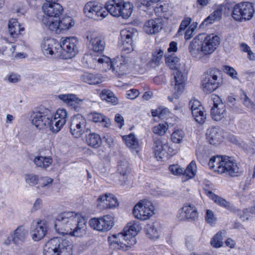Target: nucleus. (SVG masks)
Listing matches in <instances>:
<instances>
[{
  "instance_id": "obj_28",
  "label": "nucleus",
  "mask_w": 255,
  "mask_h": 255,
  "mask_svg": "<svg viewBox=\"0 0 255 255\" xmlns=\"http://www.w3.org/2000/svg\"><path fill=\"white\" fill-rule=\"evenodd\" d=\"M47 230L46 222L44 220L38 221L35 227L31 232L32 239L34 241L41 240L45 236Z\"/></svg>"
},
{
  "instance_id": "obj_59",
  "label": "nucleus",
  "mask_w": 255,
  "mask_h": 255,
  "mask_svg": "<svg viewBox=\"0 0 255 255\" xmlns=\"http://www.w3.org/2000/svg\"><path fill=\"white\" fill-rule=\"evenodd\" d=\"M191 22V18L190 17H186L182 21L178 30L179 34H181V31L184 30Z\"/></svg>"
},
{
  "instance_id": "obj_26",
  "label": "nucleus",
  "mask_w": 255,
  "mask_h": 255,
  "mask_svg": "<svg viewBox=\"0 0 255 255\" xmlns=\"http://www.w3.org/2000/svg\"><path fill=\"white\" fill-rule=\"evenodd\" d=\"M198 217V213L196 208L193 205H187L184 206L179 210L178 218L181 220L191 219L195 220Z\"/></svg>"
},
{
  "instance_id": "obj_18",
  "label": "nucleus",
  "mask_w": 255,
  "mask_h": 255,
  "mask_svg": "<svg viewBox=\"0 0 255 255\" xmlns=\"http://www.w3.org/2000/svg\"><path fill=\"white\" fill-rule=\"evenodd\" d=\"M28 235V230L24 226H20L7 237V239L4 241V244L9 245L11 242H12L14 244L18 245L20 243L24 242Z\"/></svg>"
},
{
  "instance_id": "obj_36",
  "label": "nucleus",
  "mask_w": 255,
  "mask_h": 255,
  "mask_svg": "<svg viewBox=\"0 0 255 255\" xmlns=\"http://www.w3.org/2000/svg\"><path fill=\"white\" fill-rule=\"evenodd\" d=\"M204 191L205 193L217 204L227 209H231L232 208V205L225 199L215 195L212 192L208 190H205Z\"/></svg>"
},
{
  "instance_id": "obj_54",
  "label": "nucleus",
  "mask_w": 255,
  "mask_h": 255,
  "mask_svg": "<svg viewBox=\"0 0 255 255\" xmlns=\"http://www.w3.org/2000/svg\"><path fill=\"white\" fill-rule=\"evenodd\" d=\"M170 173L175 176H183V168L178 164H173L169 166Z\"/></svg>"
},
{
  "instance_id": "obj_29",
  "label": "nucleus",
  "mask_w": 255,
  "mask_h": 255,
  "mask_svg": "<svg viewBox=\"0 0 255 255\" xmlns=\"http://www.w3.org/2000/svg\"><path fill=\"white\" fill-rule=\"evenodd\" d=\"M80 80L89 85H98L103 82L104 78L99 74L84 72L80 75Z\"/></svg>"
},
{
  "instance_id": "obj_55",
  "label": "nucleus",
  "mask_w": 255,
  "mask_h": 255,
  "mask_svg": "<svg viewBox=\"0 0 255 255\" xmlns=\"http://www.w3.org/2000/svg\"><path fill=\"white\" fill-rule=\"evenodd\" d=\"M168 112L167 109H161L160 108L155 110H152L151 114L153 117H158L159 118H164V115Z\"/></svg>"
},
{
  "instance_id": "obj_3",
  "label": "nucleus",
  "mask_w": 255,
  "mask_h": 255,
  "mask_svg": "<svg viewBox=\"0 0 255 255\" xmlns=\"http://www.w3.org/2000/svg\"><path fill=\"white\" fill-rule=\"evenodd\" d=\"M219 43L220 38L216 35L199 34L190 42L188 51L191 56L196 60L206 62Z\"/></svg>"
},
{
  "instance_id": "obj_5",
  "label": "nucleus",
  "mask_w": 255,
  "mask_h": 255,
  "mask_svg": "<svg viewBox=\"0 0 255 255\" xmlns=\"http://www.w3.org/2000/svg\"><path fill=\"white\" fill-rule=\"evenodd\" d=\"M255 7L250 2H242L235 4L232 7L231 16L238 22L250 20L254 16Z\"/></svg>"
},
{
  "instance_id": "obj_4",
  "label": "nucleus",
  "mask_w": 255,
  "mask_h": 255,
  "mask_svg": "<svg viewBox=\"0 0 255 255\" xmlns=\"http://www.w3.org/2000/svg\"><path fill=\"white\" fill-rule=\"evenodd\" d=\"M73 245L68 240L55 237L48 241L43 248L44 255H72Z\"/></svg>"
},
{
  "instance_id": "obj_58",
  "label": "nucleus",
  "mask_w": 255,
  "mask_h": 255,
  "mask_svg": "<svg viewBox=\"0 0 255 255\" xmlns=\"http://www.w3.org/2000/svg\"><path fill=\"white\" fill-rule=\"evenodd\" d=\"M128 29L125 28L121 30L120 38L119 40V43L122 45H125L128 44Z\"/></svg>"
},
{
  "instance_id": "obj_19",
  "label": "nucleus",
  "mask_w": 255,
  "mask_h": 255,
  "mask_svg": "<svg viewBox=\"0 0 255 255\" xmlns=\"http://www.w3.org/2000/svg\"><path fill=\"white\" fill-rule=\"evenodd\" d=\"M174 75V79L172 81V84L174 86L173 95L176 99L184 91L187 80V74L181 70H177Z\"/></svg>"
},
{
  "instance_id": "obj_34",
  "label": "nucleus",
  "mask_w": 255,
  "mask_h": 255,
  "mask_svg": "<svg viewBox=\"0 0 255 255\" xmlns=\"http://www.w3.org/2000/svg\"><path fill=\"white\" fill-rule=\"evenodd\" d=\"M33 162L37 167L46 169L52 164L53 159L50 156H36L34 158Z\"/></svg>"
},
{
  "instance_id": "obj_49",
  "label": "nucleus",
  "mask_w": 255,
  "mask_h": 255,
  "mask_svg": "<svg viewBox=\"0 0 255 255\" xmlns=\"http://www.w3.org/2000/svg\"><path fill=\"white\" fill-rule=\"evenodd\" d=\"M163 54V51L160 48L155 49L152 53V62L156 65H159L162 59Z\"/></svg>"
},
{
  "instance_id": "obj_33",
  "label": "nucleus",
  "mask_w": 255,
  "mask_h": 255,
  "mask_svg": "<svg viewBox=\"0 0 255 255\" xmlns=\"http://www.w3.org/2000/svg\"><path fill=\"white\" fill-rule=\"evenodd\" d=\"M160 226L158 223L147 224L144 228L147 237L150 240H155L160 236Z\"/></svg>"
},
{
  "instance_id": "obj_41",
  "label": "nucleus",
  "mask_w": 255,
  "mask_h": 255,
  "mask_svg": "<svg viewBox=\"0 0 255 255\" xmlns=\"http://www.w3.org/2000/svg\"><path fill=\"white\" fill-rule=\"evenodd\" d=\"M100 96L102 100H105L114 105L118 104L119 101L117 97L112 91L109 89H105L103 90L100 94Z\"/></svg>"
},
{
  "instance_id": "obj_40",
  "label": "nucleus",
  "mask_w": 255,
  "mask_h": 255,
  "mask_svg": "<svg viewBox=\"0 0 255 255\" xmlns=\"http://www.w3.org/2000/svg\"><path fill=\"white\" fill-rule=\"evenodd\" d=\"M56 121L57 126L59 127L60 126L63 127L66 123L68 118V113L66 110L64 109H58L55 115L54 118Z\"/></svg>"
},
{
  "instance_id": "obj_27",
  "label": "nucleus",
  "mask_w": 255,
  "mask_h": 255,
  "mask_svg": "<svg viewBox=\"0 0 255 255\" xmlns=\"http://www.w3.org/2000/svg\"><path fill=\"white\" fill-rule=\"evenodd\" d=\"M58 98L68 106L76 110L83 103V100L74 94H60Z\"/></svg>"
},
{
  "instance_id": "obj_60",
  "label": "nucleus",
  "mask_w": 255,
  "mask_h": 255,
  "mask_svg": "<svg viewBox=\"0 0 255 255\" xmlns=\"http://www.w3.org/2000/svg\"><path fill=\"white\" fill-rule=\"evenodd\" d=\"M53 179L49 177L45 176L40 178V185L42 187H46L51 184Z\"/></svg>"
},
{
  "instance_id": "obj_37",
  "label": "nucleus",
  "mask_w": 255,
  "mask_h": 255,
  "mask_svg": "<svg viewBox=\"0 0 255 255\" xmlns=\"http://www.w3.org/2000/svg\"><path fill=\"white\" fill-rule=\"evenodd\" d=\"M89 116L93 122L99 123L104 127L109 128L111 126L110 119L103 114L95 112L91 113Z\"/></svg>"
},
{
  "instance_id": "obj_52",
  "label": "nucleus",
  "mask_w": 255,
  "mask_h": 255,
  "mask_svg": "<svg viewBox=\"0 0 255 255\" xmlns=\"http://www.w3.org/2000/svg\"><path fill=\"white\" fill-rule=\"evenodd\" d=\"M50 123H48V125L47 126L46 128L49 129L51 131L54 133H57L59 131L61 130L62 128V126H60L58 127L57 126V124H56V120L54 118H53L52 115L51 113V118H49Z\"/></svg>"
},
{
  "instance_id": "obj_22",
  "label": "nucleus",
  "mask_w": 255,
  "mask_h": 255,
  "mask_svg": "<svg viewBox=\"0 0 255 255\" xmlns=\"http://www.w3.org/2000/svg\"><path fill=\"white\" fill-rule=\"evenodd\" d=\"M42 10L45 14L41 20L45 17H50L52 19H56L61 14L63 8L62 6L55 2H47L43 4Z\"/></svg>"
},
{
  "instance_id": "obj_64",
  "label": "nucleus",
  "mask_w": 255,
  "mask_h": 255,
  "mask_svg": "<svg viewBox=\"0 0 255 255\" xmlns=\"http://www.w3.org/2000/svg\"><path fill=\"white\" fill-rule=\"evenodd\" d=\"M241 99L243 100L244 104L247 107H251L252 106V103L248 97L247 95L244 93L241 95Z\"/></svg>"
},
{
  "instance_id": "obj_46",
  "label": "nucleus",
  "mask_w": 255,
  "mask_h": 255,
  "mask_svg": "<svg viewBox=\"0 0 255 255\" xmlns=\"http://www.w3.org/2000/svg\"><path fill=\"white\" fill-rule=\"evenodd\" d=\"M168 128V125L166 123H160L153 127L152 131L154 134L162 136L165 134Z\"/></svg>"
},
{
  "instance_id": "obj_16",
  "label": "nucleus",
  "mask_w": 255,
  "mask_h": 255,
  "mask_svg": "<svg viewBox=\"0 0 255 255\" xmlns=\"http://www.w3.org/2000/svg\"><path fill=\"white\" fill-rule=\"evenodd\" d=\"M86 119L80 114H77L72 117L70 124V132L76 138H79L86 131L88 130L86 127Z\"/></svg>"
},
{
  "instance_id": "obj_8",
  "label": "nucleus",
  "mask_w": 255,
  "mask_h": 255,
  "mask_svg": "<svg viewBox=\"0 0 255 255\" xmlns=\"http://www.w3.org/2000/svg\"><path fill=\"white\" fill-rule=\"evenodd\" d=\"M51 111L43 106L35 109L31 114L30 121L32 125L39 129H46L49 118H51Z\"/></svg>"
},
{
  "instance_id": "obj_35",
  "label": "nucleus",
  "mask_w": 255,
  "mask_h": 255,
  "mask_svg": "<svg viewBox=\"0 0 255 255\" xmlns=\"http://www.w3.org/2000/svg\"><path fill=\"white\" fill-rule=\"evenodd\" d=\"M224 156H217L212 157L209 160L208 165L210 168L214 172L222 174L223 164Z\"/></svg>"
},
{
  "instance_id": "obj_14",
  "label": "nucleus",
  "mask_w": 255,
  "mask_h": 255,
  "mask_svg": "<svg viewBox=\"0 0 255 255\" xmlns=\"http://www.w3.org/2000/svg\"><path fill=\"white\" fill-rule=\"evenodd\" d=\"M110 66L108 70L112 69V70L118 75L126 74L128 70V51L127 49H123L120 55L115 59V62L110 60Z\"/></svg>"
},
{
  "instance_id": "obj_1",
  "label": "nucleus",
  "mask_w": 255,
  "mask_h": 255,
  "mask_svg": "<svg viewBox=\"0 0 255 255\" xmlns=\"http://www.w3.org/2000/svg\"><path fill=\"white\" fill-rule=\"evenodd\" d=\"M86 39L91 51L89 55H85L84 57L87 66L91 69L107 71L111 63L110 58L102 54L105 47L104 38L97 32L89 31L86 33Z\"/></svg>"
},
{
  "instance_id": "obj_48",
  "label": "nucleus",
  "mask_w": 255,
  "mask_h": 255,
  "mask_svg": "<svg viewBox=\"0 0 255 255\" xmlns=\"http://www.w3.org/2000/svg\"><path fill=\"white\" fill-rule=\"evenodd\" d=\"M184 132L180 129H175L171 135V139L174 143H180L184 136Z\"/></svg>"
},
{
  "instance_id": "obj_42",
  "label": "nucleus",
  "mask_w": 255,
  "mask_h": 255,
  "mask_svg": "<svg viewBox=\"0 0 255 255\" xmlns=\"http://www.w3.org/2000/svg\"><path fill=\"white\" fill-rule=\"evenodd\" d=\"M86 142L94 148H98L102 143V139L100 136L95 133H90L86 136Z\"/></svg>"
},
{
  "instance_id": "obj_30",
  "label": "nucleus",
  "mask_w": 255,
  "mask_h": 255,
  "mask_svg": "<svg viewBox=\"0 0 255 255\" xmlns=\"http://www.w3.org/2000/svg\"><path fill=\"white\" fill-rule=\"evenodd\" d=\"M206 135L207 140L213 145L219 144L223 138L222 130L218 127H212L208 129Z\"/></svg>"
},
{
  "instance_id": "obj_56",
  "label": "nucleus",
  "mask_w": 255,
  "mask_h": 255,
  "mask_svg": "<svg viewBox=\"0 0 255 255\" xmlns=\"http://www.w3.org/2000/svg\"><path fill=\"white\" fill-rule=\"evenodd\" d=\"M223 70L228 75L233 79H237V72L232 67L225 65L223 66Z\"/></svg>"
},
{
  "instance_id": "obj_15",
  "label": "nucleus",
  "mask_w": 255,
  "mask_h": 255,
  "mask_svg": "<svg viewBox=\"0 0 255 255\" xmlns=\"http://www.w3.org/2000/svg\"><path fill=\"white\" fill-rule=\"evenodd\" d=\"M40 47L43 54L47 57H60V45L53 38L43 39Z\"/></svg>"
},
{
  "instance_id": "obj_63",
  "label": "nucleus",
  "mask_w": 255,
  "mask_h": 255,
  "mask_svg": "<svg viewBox=\"0 0 255 255\" xmlns=\"http://www.w3.org/2000/svg\"><path fill=\"white\" fill-rule=\"evenodd\" d=\"M42 205V201L40 198H37L35 200L33 206L32 207V211H35L39 210Z\"/></svg>"
},
{
  "instance_id": "obj_7",
  "label": "nucleus",
  "mask_w": 255,
  "mask_h": 255,
  "mask_svg": "<svg viewBox=\"0 0 255 255\" xmlns=\"http://www.w3.org/2000/svg\"><path fill=\"white\" fill-rule=\"evenodd\" d=\"M132 213L136 219L146 221L150 219L155 214V207L151 201L147 199L140 200L133 207Z\"/></svg>"
},
{
  "instance_id": "obj_6",
  "label": "nucleus",
  "mask_w": 255,
  "mask_h": 255,
  "mask_svg": "<svg viewBox=\"0 0 255 255\" xmlns=\"http://www.w3.org/2000/svg\"><path fill=\"white\" fill-rule=\"evenodd\" d=\"M223 84L220 70L217 69H209L205 74L202 81V88L204 92L211 93L221 87Z\"/></svg>"
},
{
  "instance_id": "obj_2",
  "label": "nucleus",
  "mask_w": 255,
  "mask_h": 255,
  "mask_svg": "<svg viewBox=\"0 0 255 255\" xmlns=\"http://www.w3.org/2000/svg\"><path fill=\"white\" fill-rule=\"evenodd\" d=\"M86 223L85 218L80 213L64 212L57 216L55 229L60 234L81 237L86 233Z\"/></svg>"
},
{
  "instance_id": "obj_9",
  "label": "nucleus",
  "mask_w": 255,
  "mask_h": 255,
  "mask_svg": "<svg viewBox=\"0 0 255 255\" xmlns=\"http://www.w3.org/2000/svg\"><path fill=\"white\" fill-rule=\"evenodd\" d=\"M41 22L47 28L56 32L58 30H68L75 24L73 19L70 16L63 17L60 20L45 17L41 20Z\"/></svg>"
},
{
  "instance_id": "obj_11",
  "label": "nucleus",
  "mask_w": 255,
  "mask_h": 255,
  "mask_svg": "<svg viewBox=\"0 0 255 255\" xmlns=\"http://www.w3.org/2000/svg\"><path fill=\"white\" fill-rule=\"evenodd\" d=\"M86 16L95 20H100L108 15V12L101 4L96 1L87 2L83 8Z\"/></svg>"
},
{
  "instance_id": "obj_32",
  "label": "nucleus",
  "mask_w": 255,
  "mask_h": 255,
  "mask_svg": "<svg viewBox=\"0 0 255 255\" xmlns=\"http://www.w3.org/2000/svg\"><path fill=\"white\" fill-rule=\"evenodd\" d=\"M141 227L138 222H130L128 225V247L136 243L135 236L141 230Z\"/></svg>"
},
{
  "instance_id": "obj_38",
  "label": "nucleus",
  "mask_w": 255,
  "mask_h": 255,
  "mask_svg": "<svg viewBox=\"0 0 255 255\" xmlns=\"http://www.w3.org/2000/svg\"><path fill=\"white\" fill-rule=\"evenodd\" d=\"M197 166L195 161H192L185 169H183L182 181L185 182L193 178L196 174Z\"/></svg>"
},
{
  "instance_id": "obj_45",
  "label": "nucleus",
  "mask_w": 255,
  "mask_h": 255,
  "mask_svg": "<svg viewBox=\"0 0 255 255\" xmlns=\"http://www.w3.org/2000/svg\"><path fill=\"white\" fill-rule=\"evenodd\" d=\"M226 232L224 230L218 232L211 239V245L214 248H220L223 245V240L225 237Z\"/></svg>"
},
{
  "instance_id": "obj_61",
  "label": "nucleus",
  "mask_w": 255,
  "mask_h": 255,
  "mask_svg": "<svg viewBox=\"0 0 255 255\" xmlns=\"http://www.w3.org/2000/svg\"><path fill=\"white\" fill-rule=\"evenodd\" d=\"M139 95V92L135 89L128 90V99L134 100Z\"/></svg>"
},
{
  "instance_id": "obj_62",
  "label": "nucleus",
  "mask_w": 255,
  "mask_h": 255,
  "mask_svg": "<svg viewBox=\"0 0 255 255\" xmlns=\"http://www.w3.org/2000/svg\"><path fill=\"white\" fill-rule=\"evenodd\" d=\"M115 121L118 125V127L121 128L124 125V118L119 114H117L115 116Z\"/></svg>"
},
{
  "instance_id": "obj_25",
  "label": "nucleus",
  "mask_w": 255,
  "mask_h": 255,
  "mask_svg": "<svg viewBox=\"0 0 255 255\" xmlns=\"http://www.w3.org/2000/svg\"><path fill=\"white\" fill-rule=\"evenodd\" d=\"M128 229L126 226L123 231L118 234L113 235L108 237V242L110 244H117L118 249L123 251L127 250L128 246L126 244Z\"/></svg>"
},
{
  "instance_id": "obj_24",
  "label": "nucleus",
  "mask_w": 255,
  "mask_h": 255,
  "mask_svg": "<svg viewBox=\"0 0 255 255\" xmlns=\"http://www.w3.org/2000/svg\"><path fill=\"white\" fill-rule=\"evenodd\" d=\"M154 153L156 158L162 159L166 153H171L173 149L169 147L166 141H163L160 138H157L154 140Z\"/></svg>"
},
{
  "instance_id": "obj_13",
  "label": "nucleus",
  "mask_w": 255,
  "mask_h": 255,
  "mask_svg": "<svg viewBox=\"0 0 255 255\" xmlns=\"http://www.w3.org/2000/svg\"><path fill=\"white\" fill-rule=\"evenodd\" d=\"M126 2L124 0H110L106 3V11L114 16L127 19L128 9L126 8Z\"/></svg>"
},
{
  "instance_id": "obj_53",
  "label": "nucleus",
  "mask_w": 255,
  "mask_h": 255,
  "mask_svg": "<svg viewBox=\"0 0 255 255\" xmlns=\"http://www.w3.org/2000/svg\"><path fill=\"white\" fill-rule=\"evenodd\" d=\"M205 218L206 221L211 225H214L217 221V217L214 212L209 209L206 210Z\"/></svg>"
},
{
  "instance_id": "obj_17",
  "label": "nucleus",
  "mask_w": 255,
  "mask_h": 255,
  "mask_svg": "<svg viewBox=\"0 0 255 255\" xmlns=\"http://www.w3.org/2000/svg\"><path fill=\"white\" fill-rule=\"evenodd\" d=\"M212 99L213 106L211 110V116L214 121H220L225 118L226 115L225 105L217 95H213Z\"/></svg>"
},
{
  "instance_id": "obj_47",
  "label": "nucleus",
  "mask_w": 255,
  "mask_h": 255,
  "mask_svg": "<svg viewBox=\"0 0 255 255\" xmlns=\"http://www.w3.org/2000/svg\"><path fill=\"white\" fill-rule=\"evenodd\" d=\"M138 36V32L137 30L134 28H129L128 29V43L131 46V51H133L135 48L134 42L136 40Z\"/></svg>"
},
{
  "instance_id": "obj_43",
  "label": "nucleus",
  "mask_w": 255,
  "mask_h": 255,
  "mask_svg": "<svg viewBox=\"0 0 255 255\" xmlns=\"http://www.w3.org/2000/svg\"><path fill=\"white\" fill-rule=\"evenodd\" d=\"M222 9L218 7L211 13L203 21V24H212L216 21L220 20L222 18Z\"/></svg>"
},
{
  "instance_id": "obj_10",
  "label": "nucleus",
  "mask_w": 255,
  "mask_h": 255,
  "mask_svg": "<svg viewBox=\"0 0 255 255\" xmlns=\"http://www.w3.org/2000/svg\"><path fill=\"white\" fill-rule=\"evenodd\" d=\"M78 41L75 37H65L61 39L60 57L70 59L74 56L78 51Z\"/></svg>"
},
{
  "instance_id": "obj_23",
  "label": "nucleus",
  "mask_w": 255,
  "mask_h": 255,
  "mask_svg": "<svg viewBox=\"0 0 255 255\" xmlns=\"http://www.w3.org/2000/svg\"><path fill=\"white\" fill-rule=\"evenodd\" d=\"M163 25V20L161 18L151 19L145 22L143 30L148 35L155 34L160 31Z\"/></svg>"
},
{
  "instance_id": "obj_20",
  "label": "nucleus",
  "mask_w": 255,
  "mask_h": 255,
  "mask_svg": "<svg viewBox=\"0 0 255 255\" xmlns=\"http://www.w3.org/2000/svg\"><path fill=\"white\" fill-rule=\"evenodd\" d=\"M223 170L222 174L226 173L231 176H238L240 175L241 171L235 159L228 156H224Z\"/></svg>"
},
{
  "instance_id": "obj_12",
  "label": "nucleus",
  "mask_w": 255,
  "mask_h": 255,
  "mask_svg": "<svg viewBox=\"0 0 255 255\" xmlns=\"http://www.w3.org/2000/svg\"><path fill=\"white\" fill-rule=\"evenodd\" d=\"M90 226L95 230L100 232L110 231L115 225L114 218L110 215H106L99 218H93L90 220Z\"/></svg>"
},
{
  "instance_id": "obj_21",
  "label": "nucleus",
  "mask_w": 255,
  "mask_h": 255,
  "mask_svg": "<svg viewBox=\"0 0 255 255\" xmlns=\"http://www.w3.org/2000/svg\"><path fill=\"white\" fill-rule=\"evenodd\" d=\"M189 106L195 121L200 124H203L206 119V114L200 102L192 99L189 102Z\"/></svg>"
},
{
  "instance_id": "obj_57",
  "label": "nucleus",
  "mask_w": 255,
  "mask_h": 255,
  "mask_svg": "<svg viewBox=\"0 0 255 255\" xmlns=\"http://www.w3.org/2000/svg\"><path fill=\"white\" fill-rule=\"evenodd\" d=\"M250 214H255V203L253 206L243 211V215L241 218L243 220H248V216H250Z\"/></svg>"
},
{
  "instance_id": "obj_31",
  "label": "nucleus",
  "mask_w": 255,
  "mask_h": 255,
  "mask_svg": "<svg viewBox=\"0 0 255 255\" xmlns=\"http://www.w3.org/2000/svg\"><path fill=\"white\" fill-rule=\"evenodd\" d=\"M98 201L103 204V206L107 208L112 209L119 206V202L116 197L111 193H106L99 197Z\"/></svg>"
},
{
  "instance_id": "obj_50",
  "label": "nucleus",
  "mask_w": 255,
  "mask_h": 255,
  "mask_svg": "<svg viewBox=\"0 0 255 255\" xmlns=\"http://www.w3.org/2000/svg\"><path fill=\"white\" fill-rule=\"evenodd\" d=\"M179 59L175 56H170L166 58L167 65L171 69L178 70L179 65Z\"/></svg>"
},
{
  "instance_id": "obj_39",
  "label": "nucleus",
  "mask_w": 255,
  "mask_h": 255,
  "mask_svg": "<svg viewBox=\"0 0 255 255\" xmlns=\"http://www.w3.org/2000/svg\"><path fill=\"white\" fill-rule=\"evenodd\" d=\"M23 30L24 28L21 27L16 19H11L9 20L8 31L11 37H15L18 34H20L21 31Z\"/></svg>"
},
{
  "instance_id": "obj_51",
  "label": "nucleus",
  "mask_w": 255,
  "mask_h": 255,
  "mask_svg": "<svg viewBox=\"0 0 255 255\" xmlns=\"http://www.w3.org/2000/svg\"><path fill=\"white\" fill-rule=\"evenodd\" d=\"M24 179L26 183L30 186H34L37 184L39 180L38 175L32 173L25 174Z\"/></svg>"
},
{
  "instance_id": "obj_44",
  "label": "nucleus",
  "mask_w": 255,
  "mask_h": 255,
  "mask_svg": "<svg viewBox=\"0 0 255 255\" xmlns=\"http://www.w3.org/2000/svg\"><path fill=\"white\" fill-rule=\"evenodd\" d=\"M128 148L134 154H137L140 149L138 140L133 133L128 134Z\"/></svg>"
}]
</instances>
